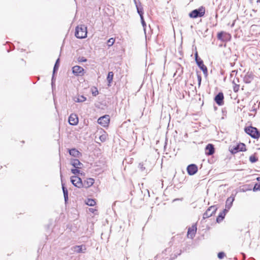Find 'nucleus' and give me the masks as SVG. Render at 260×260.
I'll return each instance as SVG.
<instances>
[{"instance_id": "f257e3e1", "label": "nucleus", "mask_w": 260, "mask_h": 260, "mask_svg": "<svg viewBox=\"0 0 260 260\" xmlns=\"http://www.w3.org/2000/svg\"><path fill=\"white\" fill-rule=\"evenodd\" d=\"M87 27L85 25H80L76 27L75 36L77 38H85L87 37Z\"/></svg>"}, {"instance_id": "f03ea898", "label": "nucleus", "mask_w": 260, "mask_h": 260, "mask_svg": "<svg viewBox=\"0 0 260 260\" xmlns=\"http://www.w3.org/2000/svg\"><path fill=\"white\" fill-rule=\"evenodd\" d=\"M205 13V9L204 7H201L199 9L193 10L189 14L190 18H196L203 17Z\"/></svg>"}, {"instance_id": "7ed1b4c3", "label": "nucleus", "mask_w": 260, "mask_h": 260, "mask_svg": "<svg viewBox=\"0 0 260 260\" xmlns=\"http://www.w3.org/2000/svg\"><path fill=\"white\" fill-rule=\"evenodd\" d=\"M245 132L252 138L257 139L260 136V133L255 127L249 126L245 128Z\"/></svg>"}, {"instance_id": "20e7f679", "label": "nucleus", "mask_w": 260, "mask_h": 260, "mask_svg": "<svg viewBox=\"0 0 260 260\" xmlns=\"http://www.w3.org/2000/svg\"><path fill=\"white\" fill-rule=\"evenodd\" d=\"M196 56V61L199 66V67L202 70L205 76H207L208 70L207 67L204 64L203 61L200 58H198L197 52L195 54Z\"/></svg>"}, {"instance_id": "39448f33", "label": "nucleus", "mask_w": 260, "mask_h": 260, "mask_svg": "<svg viewBox=\"0 0 260 260\" xmlns=\"http://www.w3.org/2000/svg\"><path fill=\"white\" fill-rule=\"evenodd\" d=\"M110 122V117L109 115H106L100 117L98 120L99 124L104 127L107 126Z\"/></svg>"}, {"instance_id": "423d86ee", "label": "nucleus", "mask_w": 260, "mask_h": 260, "mask_svg": "<svg viewBox=\"0 0 260 260\" xmlns=\"http://www.w3.org/2000/svg\"><path fill=\"white\" fill-rule=\"evenodd\" d=\"M71 181L72 184L78 188L83 187V183L81 179L77 176H72L71 177Z\"/></svg>"}, {"instance_id": "0eeeda50", "label": "nucleus", "mask_w": 260, "mask_h": 260, "mask_svg": "<svg viewBox=\"0 0 260 260\" xmlns=\"http://www.w3.org/2000/svg\"><path fill=\"white\" fill-rule=\"evenodd\" d=\"M217 207L215 206L210 207L203 214V218L205 219L211 217L217 210Z\"/></svg>"}, {"instance_id": "6e6552de", "label": "nucleus", "mask_w": 260, "mask_h": 260, "mask_svg": "<svg viewBox=\"0 0 260 260\" xmlns=\"http://www.w3.org/2000/svg\"><path fill=\"white\" fill-rule=\"evenodd\" d=\"M71 250L75 253H85L86 250V247L85 245H75L71 247Z\"/></svg>"}, {"instance_id": "1a4fd4ad", "label": "nucleus", "mask_w": 260, "mask_h": 260, "mask_svg": "<svg viewBox=\"0 0 260 260\" xmlns=\"http://www.w3.org/2000/svg\"><path fill=\"white\" fill-rule=\"evenodd\" d=\"M73 73L76 76H83L84 74V69L79 66H75L72 68Z\"/></svg>"}, {"instance_id": "9d476101", "label": "nucleus", "mask_w": 260, "mask_h": 260, "mask_svg": "<svg viewBox=\"0 0 260 260\" xmlns=\"http://www.w3.org/2000/svg\"><path fill=\"white\" fill-rule=\"evenodd\" d=\"M197 225L196 224H193L191 226V227L189 228L187 232V236L188 238L192 239L197 232Z\"/></svg>"}, {"instance_id": "9b49d317", "label": "nucleus", "mask_w": 260, "mask_h": 260, "mask_svg": "<svg viewBox=\"0 0 260 260\" xmlns=\"http://www.w3.org/2000/svg\"><path fill=\"white\" fill-rule=\"evenodd\" d=\"M69 122L72 125H76L78 123V118L76 114H71L69 117Z\"/></svg>"}, {"instance_id": "f8f14e48", "label": "nucleus", "mask_w": 260, "mask_h": 260, "mask_svg": "<svg viewBox=\"0 0 260 260\" xmlns=\"http://www.w3.org/2000/svg\"><path fill=\"white\" fill-rule=\"evenodd\" d=\"M198 171V167L194 164L189 165L187 168V172L190 175L195 174Z\"/></svg>"}, {"instance_id": "ddd939ff", "label": "nucleus", "mask_w": 260, "mask_h": 260, "mask_svg": "<svg viewBox=\"0 0 260 260\" xmlns=\"http://www.w3.org/2000/svg\"><path fill=\"white\" fill-rule=\"evenodd\" d=\"M223 94L222 92H219L216 95L214 100L217 105L221 106L223 104Z\"/></svg>"}, {"instance_id": "4468645a", "label": "nucleus", "mask_w": 260, "mask_h": 260, "mask_svg": "<svg viewBox=\"0 0 260 260\" xmlns=\"http://www.w3.org/2000/svg\"><path fill=\"white\" fill-rule=\"evenodd\" d=\"M235 200V197L231 196L228 198L226 201L225 211L228 212L230 209L231 208L233 205V203Z\"/></svg>"}, {"instance_id": "2eb2a0df", "label": "nucleus", "mask_w": 260, "mask_h": 260, "mask_svg": "<svg viewBox=\"0 0 260 260\" xmlns=\"http://www.w3.org/2000/svg\"><path fill=\"white\" fill-rule=\"evenodd\" d=\"M94 182V180L93 178H87L82 181L83 187L85 188H88L91 186Z\"/></svg>"}, {"instance_id": "dca6fc26", "label": "nucleus", "mask_w": 260, "mask_h": 260, "mask_svg": "<svg viewBox=\"0 0 260 260\" xmlns=\"http://www.w3.org/2000/svg\"><path fill=\"white\" fill-rule=\"evenodd\" d=\"M214 153V146L211 144H208L205 148V153L207 155H211Z\"/></svg>"}, {"instance_id": "f3484780", "label": "nucleus", "mask_w": 260, "mask_h": 260, "mask_svg": "<svg viewBox=\"0 0 260 260\" xmlns=\"http://www.w3.org/2000/svg\"><path fill=\"white\" fill-rule=\"evenodd\" d=\"M71 164L75 168L80 169L83 166V164L77 159H73L71 160Z\"/></svg>"}, {"instance_id": "a211bd4d", "label": "nucleus", "mask_w": 260, "mask_h": 260, "mask_svg": "<svg viewBox=\"0 0 260 260\" xmlns=\"http://www.w3.org/2000/svg\"><path fill=\"white\" fill-rule=\"evenodd\" d=\"M230 36L229 34L224 32L223 31L220 32L217 35V38L218 40L224 41L226 40L228 37Z\"/></svg>"}, {"instance_id": "6ab92c4d", "label": "nucleus", "mask_w": 260, "mask_h": 260, "mask_svg": "<svg viewBox=\"0 0 260 260\" xmlns=\"http://www.w3.org/2000/svg\"><path fill=\"white\" fill-rule=\"evenodd\" d=\"M62 184V188L63 190L64 198L65 202L66 203L68 200V192L67 189L64 187V184L63 183L62 181H61Z\"/></svg>"}, {"instance_id": "aec40b11", "label": "nucleus", "mask_w": 260, "mask_h": 260, "mask_svg": "<svg viewBox=\"0 0 260 260\" xmlns=\"http://www.w3.org/2000/svg\"><path fill=\"white\" fill-rule=\"evenodd\" d=\"M69 153L71 155L78 157L80 155V153L77 149L73 148L69 150Z\"/></svg>"}, {"instance_id": "412c9836", "label": "nucleus", "mask_w": 260, "mask_h": 260, "mask_svg": "<svg viewBox=\"0 0 260 260\" xmlns=\"http://www.w3.org/2000/svg\"><path fill=\"white\" fill-rule=\"evenodd\" d=\"M86 100V98L83 95H78L77 97L74 98V101L76 102L81 103L83 102Z\"/></svg>"}, {"instance_id": "4be33fe9", "label": "nucleus", "mask_w": 260, "mask_h": 260, "mask_svg": "<svg viewBox=\"0 0 260 260\" xmlns=\"http://www.w3.org/2000/svg\"><path fill=\"white\" fill-rule=\"evenodd\" d=\"M228 212H226L225 211V209L222 212L220 213V214L218 216V217L216 218V221L219 222L221 221L224 217V216Z\"/></svg>"}, {"instance_id": "5701e85b", "label": "nucleus", "mask_w": 260, "mask_h": 260, "mask_svg": "<svg viewBox=\"0 0 260 260\" xmlns=\"http://www.w3.org/2000/svg\"><path fill=\"white\" fill-rule=\"evenodd\" d=\"M86 204L90 206H93L95 205V201L92 199H88L86 201Z\"/></svg>"}, {"instance_id": "b1692460", "label": "nucleus", "mask_w": 260, "mask_h": 260, "mask_svg": "<svg viewBox=\"0 0 260 260\" xmlns=\"http://www.w3.org/2000/svg\"><path fill=\"white\" fill-rule=\"evenodd\" d=\"M136 8L137 10V12L139 14L140 17H143V9L142 7H139L137 5H136Z\"/></svg>"}, {"instance_id": "393cba45", "label": "nucleus", "mask_w": 260, "mask_h": 260, "mask_svg": "<svg viewBox=\"0 0 260 260\" xmlns=\"http://www.w3.org/2000/svg\"><path fill=\"white\" fill-rule=\"evenodd\" d=\"M113 75H114V74L112 72H109L108 76H107V79L109 83H110L112 82V81L113 80Z\"/></svg>"}, {"instance_id": "a878e982", "label": "nucleus", "mask_w": 260, "mask_h": 260, "mask_svg": "<svg viewBox=\"0 0 260 260\" xmlns=\"http://www.w3.org/2000/svg\"><path fill=\"white\" fill-rule=\"evenodd\" d=\"M238 149L239 151H244L246 150L245 145L243 143H240L238 145Z\"/></svg>"}, {"instance_id": "bb28decb", "label": "nucleus", "mask_w": 260, "mask_h": 260, "mask_svg": "<svg viewBox=\"0 0 260 260\" xmlns=\"http://www.w3.org/2000/svg\"><path fill=\"white\" fill-rule=\"evenodd\" d=\"M115 42V39L111 38L108 40L107 45L109 47L112 46Z\"/></svg>"}, {"instance_id": "cd10ccee", "label": "nucleus", "mask_w": 260, "mask_h": 260, "mask_svg": "<svg viewBox=\"0 0 260 260\" xmlns=\"http://www.w3.org/2000/svg\"><path fill=\"white\" fill-rule=\"evenodd\" d=\"M140 18H141V22L142 25L143 27V29H144V31L145 32L146 27V22L144 21L143 16V17H141Z\"/></svg>"}, {"instance_id": "c85d7f7f", "label": "nucleus", "mask_w": 260, "mask_h": 260, "mask_svg": "<svg viewBox=\"0 0 260 260\" xmlns=\"http://www.w3.org/2000/svg\"><path fill=\"white\" fill-rule=\"evenodd\" d=\"M249 160L251 162H255L257 160V158L254 155H251L249 157Z\"/></svg>"}, {"instance_id": "c756f323", "label": "nucleus", "mask_w": 260, "mask_h": 260, "mask_svg": "<svg viewBox=\"0 0 260 260\" xmlns=\"http://www.w3.org/2000/svg\"><path fill=\"white\" fill-rule=\"evenodd\" d=\"M253 190L254 191H258V190H260V183L259 184H256L253 188Z\"/></svg>"}, {"instance_id": "7c9ffc66", "label": "nucleus", "mask_w": 260, "mask_h": 260, "mask_svg": "<svg viewBox=\"0 0 260 260\" xmlns=\"http://www.w3.org/2000/svg\"><path fill=\"white\" fill-rule=\"evenodd\" d=\"M100 139L101 140V141L102 142H104L106 141V140L107 139V135L106 134H103V135H102L101 136H100Z\"/></svg>"}, {"instance_id": "2f4dec72", "label": "nucleus", "mask_w": 260, "mask_h": 260, "mask_svg": "<svg viewBox=\"0 0 260 260\" xmlns=\"http://www.w3.org/2000/svg\"><path fill=\"white\" fill-rule=\"evenodd\" d=\"M225 256V253L223 252H220L218 253V257L219 259H222Z\"/></svg>"}, {"instance_id": "473e14b6", "label": "nucleus", "mask_w": 260, "mask_h": 260, "mask_svg": "<svg viewBox=\"0 0 260 260\" xmlns=\"http://www.w3.org/2000/svg\"><path fill=\"white\" fill-rule=\"evenodd\" d=\"M71 172L73 174H75V175L80 173V171L77 168L72 169Z\"/></svg>"}, {"instance_id": "72a5a7b5", "label": "nucleus", "mask_w": 260, "mask_h": 260, "mask_svg": "<svg viewBox=\"0 0 260 260\" xmlns=\"http://www.w3.org/2000/svg\"><path fill=\"white\" fill-rule=\"evenodd\" d=\"M78 61L79 62H86L87 59L84 57H79L78 58Z\"/></svg>"}, {"instance_id": "f704fd0d", "label": "nucleus", "mask_w": 260, "mask_h": 260, "mask_svg": "<svg viewBox=\"0 0 260 260\" xmlns=\"http://www.w3.org/2000/svg\"><path fill=\"white\" fill-rule=\"evenodd\" d=\"M239 89V85L237 84H235V85L233 87V90L234 92H237Z\"/></svg>"}, {"instance_id": "c9c22d12", "label": "nucleus", "mask_w": 260, "mask_h": 260, "mask_svg": "<svg viewBox=\"0 0 260 260\" xmlns=\"http://www.w3.org/2000/svg\"><path fill=\"white\" fill-rule=\"evenodd\" d=\"M98 93L99 91L96 88H94V90H92V94L93 96H96V95L98 94Z\"/></svg>"}, {"instance_id": "e433bc0d", "label": "nucleus", "mask_w": 260, "mask_h": 260, "mask_svg": "<svg viewBox=\"0 0 260 260\" xmlns=\"http://www.w3.org/2000/svg\"><path fill=\"white\" fill-rule=\"evenodd\" d=\"M232 152L233 153H236L238 152H239V149H238V145H237L236 147H235L232 150Z\"/></svg>"}, {"instance_id": "4c0bfd02", "label": "nucleus", "mask_w": 260, "mask_h": 260, "mask_svg": "<svg viewBox=\"0 0 260 260\" xmlns=\"http://www.w3.org/2000/svg\"><path fill=\"white\" fill-rule=\"evenodd\" d=\"M202 80V77L200 75H198V85L200 86Z\"/></svg>"}, {"instance_id": "58836bf2", "label": "nucleus", "mask_w": 260, "mask_h": 260, "mask_svg": "<svg viewBox=\"0 0 260 260\" xmlns=\"http://www.w3.org/2000/svg\"><path fill=\"white\" fill-rule=\"evenodd\" d=\"M59 65L55 64L54 68H53V74H54L55 72L57 71L58 69Z\"/></svg>"}, {"instance_id": "ea45409f", "label": "nucleus", "mask_w": 260, "mask_h": 260, "mask_svg": "<svg viewBox=\"0 0 260 260\" xmlns=\"http://www.w3.org/2000/svg\"><path fill=\"white\" fill-rule=\"evenodd\" d=\"M139 167L141 169L142 171L144 170L145 169V168L143 167V164L140 163L139 164Z\"/></svg>"}, {"instance_id": "a19ab883", "label": "nucleus", "mask_w": 260, "mask_h": 260, "mask_svg": "<svg viewBox=\"0 0 260 260\" xmlns=\"http://www.w3.org/2000/svg\"><path fill=\"white\" fill-rule=\"evenodd\" d=\"M59 60V58H58V59H57V60L56 61V62H55V64L59 65V64H58Z\"/></svg>"}, {"instance_id": "79ce46f5", "label": "nucleus", "mask_w": 260, "mask_h": 260, "mask_svg": "<svg viewBox=\"0 0 260 260\" xmlns=\"http://www.w3.org/2000/svg\"><path fill=\"white\" fill-rule=\"evenodd\" d=\"M251 111H255L256 109L254 108H252V109L251 110Z\"/></svg>"}, {"instance_id": "37998d69", "label": "nucleus", "mask_w": 260, "mask_h": 260, "mask_svg": "<svg viewBox=\"0 0 260 260\" xmlns=\"http://www.w3.org/2000/svg\"><path fill=\"white\" fill-rule=\"evenodd\" d=\"M256 179L258 181H260V177H257Z\"/></svg>"}, {"instance_id": "c03bdc74", "label": "nucleus", "mask_w": 260, "mask_h": 260, "mask_svg": "<svg viewBox=\"0 0 260 260\" xmlns=\"http://www.w3.org/2000/svg\"><path fill=\"white\" fill-rule=\"evenodd\" d=\"M53 76L52 77V84H53Z\"/></svg>"}, {"instance_id": "a18cd8bd", "label": "nucleus", "mask_w": 260, "mask_h": 260, "mask_svg": "<svg viewBox=\"0 0 260 260\" xmlns=\"http://www.w3.org/2000/svg\"><path fill=\"white\" fill-rule=\"evenodd\" d=\"M242 254L244 256H245V254L242 253Z\"/></svg>"}]
</instances>
